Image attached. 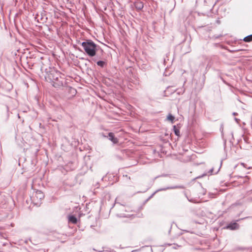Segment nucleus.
I'll use <instances>...</instances> for the list:
<instances>
[{
    "label": "nucleus",
    "mask_w": 252,
    "mask_h": 252,
    "mask_svg": "<svg viewBox=\"0 0 252 252\" xmlns=\"http://www.w3.org/2000/svg\"><path fill=\"white\" fill-rule=\"evenodd\" d=\"M45 79L53 83V86L55 88H60L63 85V79L62 73L55 69H52L49 73L45 76Z\"/></svg>",
    "instance_id": "obj_1"
},
{
    "label": "nucleus",
    "mask_w": 252,
    "mask_h": 252,
    "mask_svg": "<svg viewBox=\"0 0 252 252\" xmlns=\"http://www.w3.org/2000/svg\"><path fill=\"white\" fill-rule=\"evenodd\" d=\"M44 197V193L40 190H36L32 193L31 196V200L34 205L39 206L41 204L42 200Z\"/></svg>",
    "instance_id": "obj_2"
},
{
    "label": "nucleus",
    "mask_w": 252,
    "mask_h": 252,
    "mask_svg": "<svg viewBox=\"0 0 252 252\" xmlns=\"http://www.w3.org/2000/svg\"><path fill=\"white\" fill-rule=\"evenodd\" d=\"M84 50L90 56L93 57L96 53V45L93 42H84L82 43Z\"/></svg>",
    "instance_id": "obj_3"
},
{
    "label": "nucleus",
    "mask_w": 252,
    "mask_h": 252,
    "mask_svg": "<svg viewBox=\"0 0 252 252\" xmlns=\"http://www.w3.org/2000/svg\"><path fill=\"white\" fill-rule=\"evenodd\" d=\"M226 228L231 230H235L238 229L239 225L236 222L231 223L227 226Z\"/></svg>",
    "instance_id": "obj_4"
},
{
    "label": "nucleus",
    "mask_w": 252,
    "mask_h": 252,
    "mask_svg": "<svg viewBox=\"0 0 252 252\" xmlns=\"http://www.w3.org/2000/svg\"><path fill=\"white\" fill-rule=\"evenodd\" d=\"M109 137V139L114 144H117L118 143V139L117 138L115 137L114 134L112 132H110L108 134Z\"/></svg>",
    "instance_id": "obj_5"
},
{
    "label": "nucleus",
    "mask_w": 252,
    "mask_h": 252,
    "mask_svg": "<svg viewBox=\"0 0 252 252\" xmlns=\"http://www.w3.org/2000/svg\"><path fill=\"white\" fill-rule=\"evenodd\" d=\"M68 220L69 222H71L73 224H76L77 222V218L73 215H69L68 216Z\"/></svg>",
    "instance_id": "obj_6"
},
{
    "label": "nucleus",
    "mask_w": 252,
    "mask_h": 252,
    "mask_svg": "<svg viewBox=\"0 0 252 252\" xmlns=\"http://www.w3.org/2000/svg\"><path fill=\"white\" fill-rule=\"evenodd\" d=\"M135 6L137 10H140L143 8L144 5L143 2L141 1H136L135 3Z\"/></svg>",
    "instance_id": "obj_7"
},
{
    "label": "nucleus",
    "mask_w": 252,
    "mask_h": 252,
    "mask_svg": "<svg viewBox=\"0 0 252 252\" xmlns=\"http://www.w3.org/2000/svg\"><path fill=\"white\" fill-rule=\"evenodd\" d=\"M243 40L246 42H249L252 41V34L245 37Z\"/></svg>",
    "instance_id": "obj_8"
},
{
    "label": "nucleus",
    "mask_w": 252,
    "mask_h": 252,
    "mask_svg": "<svg viewBox=\"0 0 252 252\" xmlns=\"http://www.w3.org/2000/svg\"><path fill=\"white\" fill-rule=\"evenodd\" d=\"M167 120L168 121H171L172 123L173 122L174 119H175V118L174 116H173L171 114H168V115L167 116Z\"/></svg>",
    "instance_id": "obj_9"
},
{
    "label": "nucleus",
    "mask_w": 252,
    "mask_h": 252,
    "mask_svg": "<svg viewBox=\"0 0 252 252\" xmlns=\"http://www.w3.org/2000/svg\"><path fill=\"white\" fill-rule=\"evenodd\" d=\"M97 64L101 67H103L104 65L105 64V62L103 61H98L97 62Z\"/></svg>",
    "instance_id": "obj_10"
},
{
    "label": "nucleus",
    "mask_w": 252,
    "mask_h": 252,
    "mask_svg": "<svg viewBox=\"0 0 252 252\" xmlns=\"http://www.w3.org/2000/svg\"><path fill=\"white\" fill-rule=\"evenodd\" d=\"M174 128L175 134L177 136H179L180 134V131L176 128L175 126H174Z\"/></svg>",
    "instance_id": "obj_11"
},
{
    "label": "nucleus",
    "mask_w": 252,
    "mask_h": 252,
    "mask_svg": "<svg viewBox=\"0 0 252 252\" xmlns=\"http://www.w3.org/2000/svg\"><path fill=\"white\" fill-rule=\"evenodd\" d=\"M71 90L73 92V93L75 94L76 90L74 89H71Z\"/></svg>",
    "instance_id": "obj_12"
},
{
    "label": "nucleus",
    "mask_w": 252,
    "mask_h": 252,
    "mask_svg": "<svg viewBox=\"0 0 252 252\" xmlns=\"http://www.w3.org/2000/svg\"><path fill=\"white\" fill-rule=\"evenodd\" d=\"M34 185L33 184V182L32 183V188L33 189H34Z\"/></svg>",
    "instance_id": "obj_13"
}]
</instances>
